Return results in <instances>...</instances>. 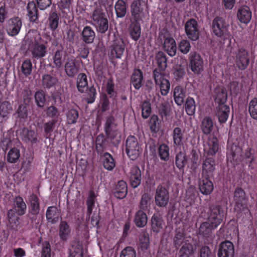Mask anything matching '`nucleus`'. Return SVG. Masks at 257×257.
Here are the masks:
<instances>
[{
  "mask_svg": "<svg viewBox=\"0 0 257 257\" xmlns=\"http://www.w3.org/2000/svg\"><path fill=\"white\" fill-rule=\"evenodd\" d=\"M30 38L28 39V49L32 58L39 60L45 57L48 52V42L42 38L37 30H31L29 33Z\"/></svg>",
  "mask_w": 257,
  "mask_h": 257,
  "instance_id": "1",
  "label": "nucleus"
},
{
  "mask_svg": "<svg viewBox=\"0 0 257 257\" xmlns=\"http://www.w3.org/2000/svg\"><path fill=\"white\" fill-rule=\"evenodd\" d=\"M229 25L226 20L220 16H216L212 20L211 26V34L216 38L221 44L229 40L231 41V35L229 31Z\"/></svg>",
  "mask_w": 257,
  "mask_h": 257,
  "instance_id": "2",
  "label": "nucleus"
},
{
  "mask_svg": "<svg viewBox=\"0 0 257 257\" xmlns=\"http://www.w3.org/2000/svg\"><path fill=\"white\" fill-rule=\"evenodd\" d=\"M108 15L100 5H96L90 15L91 24L96 31L101 34L105 33L109 27Z\"/></svg>",
  "mask_w": 257,
  "mask_h": 257,
  "instance_id": "3",
  "label": "nucleus"
},
{
  "mask_svg": "<svg viewBox=\"0 0 257 257\" xmlns=\"http://www.w3.org/2000/svg\"><path fill=\"white\" fill-rule=\"evenodd\" d=\"M227 211L226 202H218L209 205L207 212V220L214 226H218L226 218Z\"/></svg>",
  "mask_w": 257,
  "mask_h": 257,
  "instance_id": "4",
  "label": "nucleus"
},
{
  "mask_svg": "<svg viewBox=\"0 0 257 257\" xmlns=\"http://www.w3.org/2000/svg\"><path fill=\"white\" fill-rule=\"evenodd\" d=\"M153 77L157 89H159L163 96H166L170 89V82L169 76L164 72H160L157 69L153 71Z\"/></svg>",
  "mask_w": 257,
  "mask_h": 257,
  "instance_id": "5",
  "label": "nucleus"
},
{
  "mask_svg": "<svg viewBox=\"0 0 257 257\" xmlns=\"http://www.w3.org/2000/svg\"><path fill=\"white\" fill-rule=\"evenodd\" d=\"M158 40L162 43L163 50L170 56L176 54L177 47L175 39L167 31L163 30L159 33Z\"/></svg>",
  "mask_w": 257,
  "mask_h": 257,
  "instance_id": "6",
  "label": "nucleus"
},
{
  "mask_svg": "<svg viewBox=\"0 0 257 257\" xmlns=\"http://www.w3.org/2000/svg\"><path fill=\"white\" fill-rule=\"evenodd\" d=\"M125 152L132 160H136L142 153V149L136 137L130 135L125 143Z\"/></svg>",
  "mask_w": 257,
  "mask_h": 257,
  "instance_id": "7",
  "label": "nucleus"
},
{
  "mask_svg": "<svg viewBox=\"0 0 257 257\" xmlns=\"http://www.w3.org/2000/svg\"><path fill=\"white\" fill-rule=\"evenodd\" d=\"M204 156L215 157V155L220 148L219 141L215 135H210L202 137Z\"/></svg>",
  "mask_w": 257,
  "mask_h": 257,
  "instance_id": "8",
  "label": "nucleus"
},
{
  "mask_svg": "<svg viewBox=\"0 0 257 257\" xmlns=\"http://www.w3.org/2000/svg\"><path fill=\"white\" fill-rule=\"evenodd\" d=\"M234 210L237 214L243 212L246 213L249 212L247 206V199L244 190L240 188H237L234 193Z\"/></svg>",
  "mask_w": 257,
  "mask_h": 257,
  "instance_id": "9",
  "label": "nucleus"
},
{
  "mask_svg": "<svg viewBox=\"0 0 257 257\" xmlns=\"http://www.w3.org/2000/svg\"><path fill=\"white\" fill-rule=\"evenodd\" d=\"M131 21L140 23L147 16L146 5L141 0L133 2L131 6Z\"/></svg>",
  "mask_w": 257,
  "mask_h": 257,
  "instance_id": "10",
  "label": "nucleus"
},
{
  "mask_svg": "<svg viewBox=\"0 0 257 257\" xmlns=\"http://www.w3.org/2000/svg\"><path fill=\"white\" fill-rule=\"evenodd\" d=\"M234 62L236 67L240 70H245L250 62L249 54L243 47H238L234 52Z\"/></svg>",
  "mask_w": 257,
  "mask_h": 257,
  "instance_id": "11",
  "label": "nucleus"
},
{
  "mask_svg": "<svg viewBox=\"0 0 257 257\" xmlns=\"http://www.w3.org/2000/svg\"><path fill=\"white\" fill-rule=\"evenodd\" d=\"M23 22L22 19L18 16H14L9 19L6 25L7 34L12 37L18 35L22 29Z\"/></svg>",
  "mask_w": 257,
  "mask_h": 257,
  "instance_id": "12",
  "label": "nucleus"
},
{
  "mask_svg": "<svg viewBox=\"0 0 257 257\" xmlns=\"http://www.w3.org/2000/svg\"><path fill=\"white\" fill-rule=\"evenodd\" d=\"M185 31L188 38L195 41L199 39V31L197 21L191 18L187 21L184 26Z\"/></svg>",
  "mask_w": 257,
  "mask_h": 257,
  "instance_id": "13",
  "label": "nucleus"
},
{
  "mask_svg": "<svg viewBox=\"0 0 257 257\" xmlns=\"http://www.w3.org/2000/svg\"><path fill=\"white\" fill-rule=\"evenodd\" d=\"M189 67L195 74H199L203 70V60L196 52H191L189 56Z\"/></svg>",
  "mask_w": 257,
  "mask_h": 257,
  "instance_id": "14",
  "label": "nucleus"
},
{
  "mask_svg": "<svg viewBox=\"0 0 257 257\" xmlns=\"http://www.w3.org/2000/svg\"><path fill=\"white\" fill-rule=\"evenodd\" d=\"M242 149L235 143H233L227 153V160L233 165L238 164L242 160Z\"/></svg>",
  "mask_w": 257,
  "mask_h": 257,
  "instance_id": "15",
  "label": "nucleus"
},
{
  "mask_svg": "<svg viewBox=\"0 0 257 257\" xmlns=\"http://www.w3.org/2000/svg\"><path fill=\"white\" fill-rule=\"evenodd\" d=\"M257 155V146L254 144L247 145V147L242 153V160L248 165L249 167L252 168L256 163Z\"/></svg>",
  "mask_w": 257,
  "mask_h": 257,
  "instance_id": "16",
  "label": "nucleus"
},
{
  "mask_svg": "<svg viewBox=\"0 0 257 257\" xmlns=\"http://www.w3.org/2000/svg\"><path fill=\"white\" fill-rule=\"evenodd\" d=\"M125 50V45L121 39H115L109 47V57L111 59H120Z\"/></svg>",
  "mask_w": 257,
  "mask_h": 257,
  "instance_id": "17",
  "label": "nucleus"
},
{
  "mask_svg": "<svg viewBox=\"0 0 257 257\" xmlns=\"http://www.w3.org/2000/svg\"><path fill=\"white\" fill-rule=\"evenodd\" d=\"M215 125L216 122L211 116H204L201 119L200 124V130L205 136L204 137H207L210 135H215L212 133L215 129Z\"/></svg>",
  "mask_w": 257,
  "mask_h": 257,
  "instance_id": "18",
  "label": "nucleus"
},
{
  "mask_svg": "<svg viewBox=\"0 0 257 257\" xmlns=\"http://www.w3.org/2000/svg\"><path fill=\"white\" fill-rule=\"evenodd\" d=\"M169 194L168 190L162 185H159L156 191L155 200L156 204L160 207H164L168 204Z\"/></svg>",
  "mask_w": 257,
  "mask_h": 257,
  "instance_id": "19",
  "label": "nucleus"
},
{
  "mask_svg": "<svg viewBox=\"0 0 257 257\" xmlns=\"http://www.w3.org/2000/svg\"><path fill=\"white\" fill-rule=\"evenodd\" d=\"M205 159L202 164V177H213L215 169V157L204 156Z\"/></svg>",
  "mask_w": 257,
  "mask_h": 257,
  "instance_id": "20",
  "label": "nucleus"
},
{
  "mask_svg": "<svg viewBox=\"0 0 257 257\" xmlns=\"http://www.w3.org/2000/svg\"><path fill=\"white\" fill-rule=\"evenodd\" d=\"M234 246L231 241L226 240L219 244L218 257H234Z\"/></svg>",
  "mask_w": 257,
  "mask_h": 257,
  "instance_id": "21",
  "label": "nucleus"
},
{
  "mask_svg": "<svg viewBox=\"0 0 257 257\" xmlns=\"http://www.w3.org/2000/svg\"><path fill=\"white\" fill-rule=\"evenodd\" d=\"M188 236L183 228L177 229L173 238V245L176 249H178L181 246L186 243H191L189 242Z\"/></svg>",
  "mask_w": 257,
  "mask_h": 257,
  "instance_id": "22",
  "label": "nucleus"
},
{
  "mask_svg": "<svg viewBox=\"0 0 257 257\" xmlns=\"http://www.w3.org/2000/svg\"><path fill=\"white\" fill-rule=\"evenodd\" d=\"M38 8L36 3L32 1L28 2L26 7L27 16L30 22L38 23L39 17Z\"/></svg>",
  "mask_w": 257,
  "mask_h": 257,
  "instance_id": "23",
  "label": "nucleus"
},
{
  "mask_svg": "<svg viewBox=\"0 0 257 257\" xmlns=\"http://www.w3.org/2000/svg\"><path fill=\"white\" fill-rule=\"evenodd\" d=\"M237 20L245 24L249 23L252 17L250 8L247 6H242L238 8L236 13Z\"/></svg>",
  "mask_w": 257,
  "mask_h": 257,
  "instance_id": "24",
  "label": "nucleus"
},
{
  "mask_svg": "<svg viewBox=\"0 0 257 257\" xmlns=\"http://www.w3.org/2000/svg\"><path fill=\"white\" fill-rule=\"evenodd\" d=\"M171 136L174 147H181L185 142V132L180 127H175L172 132Z\"/></svg>",
  "mask_w": 257,
  "mask_h": 257,
  "instance_id": "25",
  "label": "nucleus"
},
{
  "mask_svg": "<svg viewBox=\"0 0 257 257\" xmlns=\"http://www.w3.org/2000/svg\"><path fill=\"white\" fill-rule=\"evenodd\" d=\"M128 33L130 38L137 42L141 38L142 29L140 23L131 21L128 27Z\"/></svg>",
  "mask_w": 257,
  "mask_h": 257,
  "instance_id": "26",
  "label": "nucleus"
},
{
  "mask_svg": "<svg viewBox=\"0 0 257 257\" xmlns=\"http://www.w3.org/2000/svg\"><path fill=\"white\" fill-rule=\"evenodd\" d=\"M215 115L220 124L226 122L230 113V108L227 105H220L216 107Z\"/></svg>",
  "mask_w": 257,
  "mask_h": 257,
  "instance_id": "27",
  "label": "nucleus"
},
{
  "mask_svg": "<svg viewBox=\"0 0 257 257\" xmlns=\"http://www.w3.org/2000/svg\"><path fill=\"white\" fill-rule=\"evenodd\" d=\"M81 39L85 44H91L95 38V32L92 27L85 26L80 34Z\"/></svg>",
  "mask_w": 257,
  "mask_h": 257,
  "instance_id": "28",
  "label": "nucleus"
},
{
  "mask_svg": "<svg viewBox=\"0 0 257 257\" xmlns=\"http://www.w3.org/2000/svg\"><path fill=\"white\" fill-rule=\"evenodd\" d=\"M143 73L140 69H135L131 77V83L137 90H139L143 84Z\"/></svg>",
  "mask_w": 257,
  "mask_h": 257,
  "instance_id": "29",
  "label": "nucleus"
},
{
  "mask_svg": "<svg viewBox=\"0 0 257 257\" xmlns=\"http://www.w3.org/2000/svg\"><path fill=\"white\" fill-rule=\"evenodd\" d=\"M79 69L76 60L73 59L68 60L64 65L65 72L70 78H74L78 74Z\"/></svg>",
  "mask_w": 257,
  "mask_h": 257,
  "instance_id": "30",
  "label": "nucleus"
},
{
  "mask_svg": "<svg viewBox=\"0 0 257 257\" xmlns=\"http://www.w3.org/2000/svg\"><path fill=\"white\" fill-rule=\"evenodd\" d=\"M217 227V226H214L210 221L207 220L201 224L198 229V233L202 235L204 238H207L211 236L212 230Z\"/></svg>",
  "mask_w": 257,
  "mask_h": 257,
  "instance_id": "31",
  "label": "nucleus"
},
{
  "mask_svg": "<svg viewBox=\"0 0 257 257\" xmlns=\"http://www.w3.org/2000/svg\"><path fill=\"white\" fill-rule=\"evenodd\" d=\"M164 221L159 213H154L151 220V229L154 232L158 233L163 229Z\"/></svg>",
  "mask_w": 257,
  "mask_h": 257,
  "instance_id": "32",
  "label": "nucleus"
},
{
  "mask_svg": "<svg viewBox=\"0 0 257 257\" xmlns=\"http://www.w3.org/2000/svg\"><path fill=\"white\" fill-rule=\"evenodd\" d=\"M127 193V187L126 182L123 180L119 181L113 189L114 196L118 199H123L126 196Z\"/></svg>",
  "mask_w": 257,
  "mask_h": 257,
  "instance_id": "33",
  "label": "nucleus"
},
{
  "mask_svg": "<svg viewBox=\"0 0 257 257\" xmlns=\"http://www.w3.org/2000/svg\"><path fill=\"white\" fill-rule=\"evenodd\" d=\"M199 193L195 187L191 185L189 186L186 191L185 201L186 206L188 207L193 205L198 196Z\"/></svg>",
  "mask_w": 257,
  "mask_h": 257,
  "instance_id": "34",
  "label": "nucleus"
},
{
  "mask_svg": "<svg viewBox=\"0 0 257 257\" xmlns=\"http://www.w3.org/2000/svg\"><path fill=\"white\" fill-rule=\"evenodd\" d=\"M42 85L44 88L50 89L55 87L59 83V79L55 75L45 74L43 75Z\"/></svg>",
  "mask_w": 257,
  "mask_h": 257,
  "instance_id": "35",
  "label": "nucleus"
},
{
  "mask_svg": "<svg viewBox=\"0 0 257 257\" xmlns=\"http://www.w3.org/2000/svg\"><path fill=\"white\" fill-rule=\"evenodd\" d=\"M108 146V141L103 134H99L95 139V148L98 155L102 154Z\"/></svg>",
  "mask_w": 257,
  "mask_h": 257,
  "instance_id": "36",
  "label": "nucleus"
},
{
  "mask_svg": "<svg viewBox=\"0 0 257 257\" xmlns=\"http://www.w3.org/2000/svg\"><path fill=\"white\" fill-rule=\"evenodd\" d=\"M99 155L104 168L109 171L112 170L116 165L115 161L112 156L107 152H105Z\"/></svg>",
  "mask_w": 257,
  "mask_h": 257,
  "instance_id": "37",
  "label": "nucleus"
},
{
  "mask_svg": "<svg viewBox=\"0 0 257 257\" xmlns=\"http://www.w3.org/2000/svg\"><path fill=\"white\" fill-rule=\"evenodd\" d=\"M12 209L17 212L19 215H23L26 212L27 205L23 198L20 196H16L14 200V206Z\"/></svg>",
  "mask_w": 257,
  "mask_h": 257,
  "instance_id": "38",
  "label": "nucleus"
},
{
  "mask_svg": "<svg viewBox=\"0 0 257 257\" xmlns=\"http://www.w3.org/2000/svg\"><path fill=\"white\" fill-rule=\"evenodd\" d=\"M186 96V90L182 86H176L173 91V97L175 102L178 106L182 105L184 102Z\"/></svg>",
  "mask_w": 257,
  "mask_h": 257,
  "instance_id": "39",
  "label": "nucleus"
},
{
  "mask_svg": "<svg viewBox=\"0 0 257 257\" xmlns=\"http://www.w3.org/2000/svg\"><path fill=\"white\" fill-rule=\"evenodd\" d=\"M143 210H138L135 213L134 221L135 225L139 228L145 227L148 222V217Z\"/></svg>",
  "mask_w": 257,
  "mask_h": 257,
  "instance_id": "40",
  "label": "nucleus"
},
{
  "mask_svg": "<svg viewBox=\"0 0 257 257\" xmlns=\"http://www.w3.org/2000/svg\"><path fill=\"white\" fill-rule=\"evenodd\" d=\"M60 216V212L58 207L55 206H49L48 207L46 216L47 220L53 224L58 221Z\"/></svg>",
  "mask_w": 257,
  "mask_h": 257,
  "instance_id": "41",
  "label": "nucleus"
},
{
  "mask_svg": "<svg viewBox=\"0 0 257 257\" xmlns=\"http://www.w3.org/2000/svg\"><path fill=\"white\" fill-rule=\"evenodd\" d=\"M64 100V90L61 88L52 92L49 97V100L53 101L52 104L57 106L60 105L63 102Z\"/></svg>",
  "mask_w": 257,
  "mask_h": 257,
  "instance_id": "42",
  "label": "nucleus"
},
{
  "mask_svg": "<svg viewBox=\"0 0 257 257\" xmlns=\"http://www.w3.org/2000/svg\"><path fill=\"white\" fill-rule=\"evenodd\" d=\"M209 178H202V180L199 182L200 191L204 195L210 194L213 190V184Z\"/></svg>",
  "mask_w": 257,
  "mask_h": 257,
  "instance_id": "43",
  "label": "nucleus"
},
{
  "mask_svg": "<svg viewBox=\"0 0 257 257\" xmlns=\"http://www.w3.org/2000/svg\"><path fill=\"white\" fill-rule=\"evenodd\" d=\"M28 212L32 214L39 213L40 210V200L37 195L33 193L29 198Z\"/></svg>",
  "mask_w": 257,
  "mask_h": 257,
  "instance_id": "44",
  "label": "nucleus"
},
{
  "mask_svg": "<svg viewBox=\"0 0 257 257\" xmlns=\"http://www.w3.org/2000/svg\"><path fill=\"white\" fill-rule=\"evenodd\" d=\"M76 87L78 91L83 93L88 88V80L86 75L84 73H79L77 77Z\"/></svg>",
  "mask_w": 257,
  "mask_h": 257,
  "instance_id": "45",
  "label": "nucleus"
},
{
  "mask_svg": "<svg viewBox=\"0 0 257 257\" xmlns=\"http://www.w3.org/2000/svg\"><path fill=\"white\" fill-rule=\"evenodd\" d=\"M71 232L69 225L65 221H62L59 227V235L60 239L63 241H66Z\"/></svg>",
  "mask_w": 257,
  "mask_h": 257,
  "instance_id": "46",
  "label": "nucleus"
},
{
  "mask_svg": "<svg viewBox=\"0 0 257 257\" xmlns=\"http://www.w3.org/2000/svg\"><path fill=\"white\" fill-rule=\"evenodd\" d=\"M114 10L117 18L124 17L127 12L126 2L124 0H117L114 5Z\"/></svg>",
  "mask_w": 257,
  "mask_h": 257,
  "instance_id": "47",
  "label": "nucleus"
},
{
  "mask_svg": "<svg viewBox=\"0 0 257 257\" xmlns=\"http://www.w3.org/2000/svg\"><path fill=\"white\" fill-rule=\"evenodd\" d=\"M64 58L63 57V52L61 50H57L52 56V61L53 63L51 64L52 68H56L59 69L63 65Z\"/></svg>",
  "mask_w": 257,
  "mask_h": 257,
  "instance_id": "48",
  "label": "nucleus"
},
{
  "mask_svg": "<svg viewBox=\"0 0 257 257\" xmlns=\"http://www.w3.org/2000/svg\"><path fill=\"white\" fill-rule=\"evenodd\" d=\"M68 251V257H83V247L79 242H73L70 245Z\"/></svg>",
  "mask_w": 257,
  "mask_h": 257,
  "instance_id": "49",
  "label": "nucleus"
},
{
  "mask_svg": "<svg viewBox=\"0 0 257 257\" xmlns=\"http://www.w3.org/2000/svg\"><path fill=\"white\" fill-rule=\"evenodd\" d=\"M157 154L160 160L167 162L170 158V148L166 144L160 145L157 149Z\"/></svg>",
  "mask_w": 257,
  "mask_h": 257,
  "instance_id": "50",
  "label": "nucleus"
},
{
  "mask_svg": "<svg viewBox=\"0 0 257 257\" xmlns=\"http://www.w3.org/2000/svg\"><path fill=\"white\" fill-rule=\"evenodd\" d=\"M96 196L93 190H90L88 193V196L86 200L87 213L86 216L89 218L90 217L93 208L94 207Z\"/></svg>",
  "mask_w": 257,
  "mask_h": 257,
  "instance_id": "51",
  "label": "nucleus"
},
{
  "mask_svg": "<svg viewBox=\"0 0 257 257\" xmlns=\"http://www.w3.org/2000/svg\"><path fill=\"white\" fill-rule=\"evenodd\" d=\"M156 61L158 65V70L160 72H164L167 66V58L166 54L163 52H159L156 56Z\"/></svg>",
  "mask_w": 257,
  "mask_h": 257,
  "instance_id": "52",
  "label": "nucleus"
},
{
  "mask_svg": "<svg viewBox=\"0 0 257 257\" xmlns=\"http://www.w3.org/2000/svg\"><path fill=\"white\" fill-rule=\"evenodd\" d=\"M152 197L148 193H144L142 195L140 203L138 205L139 210L147 211L150 210L151 205Z\"/></svg>",
  "mask_w": 257,
  "mask_h": 257,
  "instance_id": "53",
  "label": "nucleus"
},
{
  "mask_svg": "<svg viewBox=\"0 0 257 257\" xmlns=\"http://www.w3.org/2000/svg\"><path fill=\"white\" fill-rule=\"evenodd\" d=\"M139 246L142 252H146L150 247V238L148 233L141 234L139 238Z\"/></svg>",
  "mask_w": 257,
  "mask_h": 257,
  "instance_id": "54",
  "label": "nucleus"
},
{
  "mask_svg": "<svg viewBox=\"0 0 257 257\" xmlns=\"http://www.w3.org/2000/svg\"><path fill=\"white\" fill-rule=\"evenodd\" d=\"M22 136L24 140L26 142H31L32 144H36L38 142V139L35 132L32 130H29L24 127L22 130Z\"/></svg>",
  "mask_w": 257,
  "mask_h": 257,
  "instance_id": "55",
  "label": "nucleus"
},
{
  "mask_svg": "<svg viewBox=\"0 0 257 257\" xmlns=\"http://www.w3.org/2000/svg\"><path fill=\"white\" fill-rule=\"evenodd\" d=\"M66 123L68 124H75L79 117L78 111L74 108H71L68 110L66 113Z\"/></svg>",
  "mask_w": 257,
  "mask_h": 257,
  "instance_id": "56",
  "label": "nucleus"
},
{
  "mask_svg": "<svg viewBox=\"0 0 257 257\" xmlns=\"http://www.w3.org/2000/svg\"><path fill=\"white\" fill-rule=\"evenodd\" d=\"M194 253L192 243L183 244L179 251V257H192Z\"/></svg>",
  "mask_w": 257,
  "mask_h": 257,
  "instance_id": "57",
  "label": "nucleus"
},
{
  "mask_svg": "<svg viewBox=\"0 0 257 257\" xmlns=\"http://www.w3.org/2000/svg\"><path fill=\"white\" fill-rule=\"evenodd\" d=\"M185 109L186 113L190 116L193 115L196 111V104L194 99L188 96L185 101Z\"/></svg>",
  "mask_w": 257,
  "mask_h": 257,
  "instance_id": "58",
  "label": "nucleus"
},
{
  "mask_svg": "<svg viewBox=\"0 0 257 257\" xmlns=\"http://www.w3.org/2000/svg\"><path fill=\"white\" fill-rule=\"evenodd\" d=\"M33 64L30 59L26 58L22 62L21 66L22 73L26 77H28L32 73Z\"/></svg>",
  "mask_w": 257,
  "mask_h": 257,
  "instance_id": "59",
  "label": "nucleus"
},
{
  "mask_svg": "<svg viewBox=\"0 0 257 257\" xmlns=\"http://www.w3.org/2000/svg\"><path fill=\"white\" fill-rule=\"evenodd\" d=\"M59 20V18L56 11L52 10L48 18L49 26L52 31H54L57 29L58 26Z\"/></svg>",
  "mask_w": 257,
  "mask_h": 257,
  "instance_id": "60",
  "label": "nucleus"
},
{
  "mask_svg": "<svg viewBox=\"0 0 257 257\" xmlns=\"http://www.w3.org/2000/svg\"><path fill=\"white\" fill-rule=\"evenodd\" d=\"M20 157V152L19 149L14 147L9 151L6 159L7 162L10 163H15L18 161Z\"/></svg>",
  "mask_w": 257,
  "mask_h": 257,
  "instance_id": "61",
  "label": "nucleus"
},
{
  "mask_svg": "<svg viewBox=\"0 0 257 257\" xmlns=\"http://www.w3.org/2000/svg\"><path fill=\"white\" fill-rule=\"evenodd\" d=\"M157 107L161 117L163 119L164 118L167 119V117L169 116L171 111L170 106L168 102L165 101L162 102L160 104L157 105Z\"/></svg>",
  "mask_w": 257,
  "mask_h": 257,
  "instance_id": "62",
  "label": "nucleus"
},
{
  "mask_svg": "<svg viewBox=\"0 0 257 257\" xmlns=\"http://www.w3.org/2000/svg\"><path fill=\"white\" fill-rule=\"evenodd\" d=\"M105 91L109 98L114 99L117 96V92L115 90V84L112 78H109L106 83Z\"/></svg>",
  "mask_w": 257,
  "mask_h": 257,
  "instance_id": "63",
  "label": "nucleus"
},
{
  "mask_svg": "<svg viewBox=\"0 0 257 257\" xmlns=\"http://www.w3.org/2000/svg\"><path fill=\"white\" fill-rule=\"evenodd\" d=\"M248 111L252 119L257 120V97L253 98L248 103Z\"/></svg>",
  "mask_w": 257,
  "mask_h": 257,
  "instance_id": "64",
  "label": "nucleus"
}]
</instances>
